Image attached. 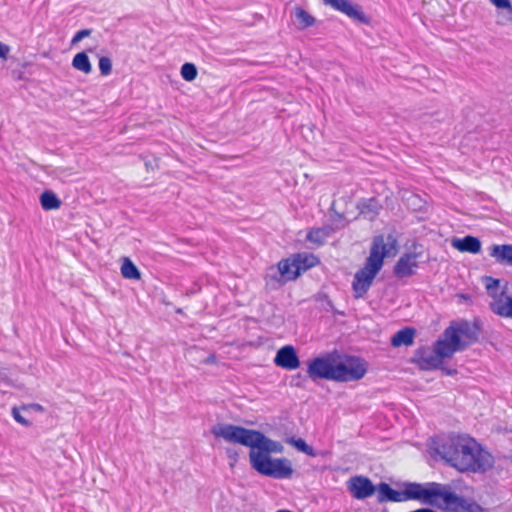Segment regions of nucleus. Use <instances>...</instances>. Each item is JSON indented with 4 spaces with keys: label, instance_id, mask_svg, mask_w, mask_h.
I'll return each instance as SVG.
<instances>
[{
    "label": "nucleus",
    "instance_id": "obj_1",
    "mask_svg": "<svg viewBox=\"0 0 512 512\" xmlns=\"http://www.w3.org/2000/svg\"><path fill=\"white\" fill-rule=\"evenodd\" d=\"M211 433L227 442L250 447L251 467L259 474L274 479H288L293 474L291 461L286 458H272L271 453H281L283 446L266 437L263 433L232 424H217Z\"/></svg>",
    "mask_w": 512,
    "mask_h": 512
},
{
    "label": "nucleus",
    "instance_id": "obj_2",
    "mask_svg": "<svg viewBox=\"0 0 512 512\" xmlns=\"http://www.w3.org/2000/svg\"><path fill=\"white\" fill-rule=\"evenodd\" d=\"M437 453L460 472L485 473L494 466V457L468 435H451L438 446Z\"/></svg>",
    "mask_w": 512,
    "mask_h": 512
},
{
    "label": "nucleus",
    "instance_id": "obj_3",
    "mask_svg": "<svg viewBox=\"0 0 512 512\" xmlns=\"http://www.w3.org/2000/svg\"><path fill=\"white\" fill-rule=\"evenodd\" d=\"M402 493L404 501L420 500L425 504L450 512H483L479 504L458 496L449 485L436 482L426 485L408 483Z\"/></svg>",
    "mask_w": 512,
    "mask_h": 512
},
{
    "label": "nucleus",
    "instance_id": "obj_4",
    "mask_svg": "<svg viewBox=\"0 0 512 512\" xmlns=\"http://www.w3.org/2000/svg\"><path fill=\"white\" fill-rule=\"evenodd\" d=\"M397 253V240L389 234L387 237L379 235L374 237L370 254L364 267L354 275L352 288L355 298H362L371 287L374 278L381 270L385 257L395 256Z\"/></svg>",
    "mask_w": 512,
    "mask_h": 512
},
{
    "label": "nucleus",
    "instance_id": "obj_5",
    "mask_svg": "<svg viewBox=\"0 0 512 512\" xmlns=\"http://www.w3.org/2000/svg\"><path fill=\"white\" fill-rule=\"evenodd\" d=\"M368 369L367 362L358 357H347L336 363V381L349 382L362 379Z\"/></svg>",
    "mask_w": 512,
    "mask_h": 512
},
{
    "label": "nucleus",
    "instance_id": "obj_6",
    "mask_svg": "<svg viewBox=\"0 0 512 512\" xmlns=\"http://www.w3.org/2000/svg\"><path fill=\"white\" fill-rule=\"evenodd\" d=\"M336 362L330 356L317 357L308 364L307 374L312 380L326 379L336 381Z\"/></svg>",
    "mask_w": 512,
    "mask_h": 512
},
{
    "label": "nucleus",
    "instance_id": "obj_7",
    "mask_svg": "<svg viewBox=\"0 0 512 512\" xmlns=\"http://www.w3.org/2000/svg\"><path fill=\"white\" fill-rule=\"evenodd\" d=\"M467 344L462 342L452 329H446L443 336L434 345L441 358L451 357L455 352L464 350Z\"/></svg>",
    "mask_w": 512,
    "mask_h": 512
},
{
    "label": "nucleus",
    "instance_id": "obj_8",
    "mask_svg": "<svg viewBox=\"0 0 512 512\" xmlns=\"http://www.w3.org/2000/svg\"><path fill=\"white\" fill-rule=\"evenodd\" d=\"M347 488L351 495L358 500L368 498L376 492V487L372 481L361 475L351 477L347 481Z\"/></svg>",
    "mask_w": 512,
    "mask_h": 512
},
{
    "label": "nucleus",
    "instance_id": "obj_9",
    "mask_svg": "<svg viewBox=\"0 0 512 512\" xmlns=\"http://www.w3.org/2000/svg\"><path fill=\"white\" fill-rule=\"evenodd\" d=\"M491 310L504 318L512 319V282L507 284L499 296L490 303Z\"/></svg>",
    "mask_w": 512,
    "mask_h": 512
},
{
    "label": "nucleus",
    "instance_id": "obj_10",
    "mask_svg": "<svg viewBox=\"0 0 512 512\" xmlns=\"http://www.w3.org/2000/svg\"><path fill=\"white\" fill-rule=\"evenodd\" d=\"M416 363L422 370H433L441 367L442 358L437 350L423 347L416 351Z\"/></svg>",
    "mask_w": 512,
    "mask_h": 512
},
{
    "label": "nucleus",
    "instance_id": "obj_11",
    "mask_svg": "<svg viewBox=\"0 0 512 512\" xmlns=\"http://www.w3.org/2000/svg\"><path fill=\"white\" fill-rule=\"evenodd\" d=\"M325 5H329L337 11L346 14L348 17L358 20L360 22H366V17L361 10V7L357 4L351 3L349 0H322Z\"/></svg>",
    "mask_w": 512,
    "mask_h": 512
},
{
    "label": "nucleus",
    "instance_id": "obj_12",
    "mask_svg": "<svg viewBox=\"0 0 512 512\" xmlns=\"http://www.w3.org/2000/svg\"><path fill=\"white\" fill-rule=\"evenodd\" d=\"M274 363L287 370H294L300 365L296 351L290 345L284 346L277 351Z\"/></svg>",
    "mask_w": 512,
    "mask_h": 512
},
{
    "label": "nucleus",
    "instance_id": "obj_13",
    "mask_svg": "<svg viewBox=\"0 0 512 512\" xmlns=\"http://www.w3.org/2000/svg\"><path fill=\"white\" fill-rule=\"evenodd\" d=\"M448 329H452L460 340H462L461 338L464 337L467 341L463 342L467 345L476 341L479 335L478 327L467 321L452 324L448 327Z\"/></svg>",
    "mask_w": 512,
    "mask_h": 512
},
{
    "label": "nucleus",
    "instance_id": "obj_14",
    "mask_svg": "<svg viewBox=\"0 0 512 512\" xmlns=\"http://www.w3.org/2000/svg\"><path fill=\"white\" fill-rule=\"evenodd\" d=\"M417 267L416 254L408 253L399 258L395 267L394 273L397 277H409L414 274V269Z\"/></svg>",
    "mask_w": 512,
    "mask_h": 512
},
{
    "label": "nucleus",
    "instance_id": "obj_15",
    "mask_svg": "<svg viewBox=\"0 0 512 512\" xmlns=\"http://www.w3.org/2000/svg\"><path fill=\"white\" fill-rule=\"evenodd\" d=\"M453 248L460 252H469L477 254L481 250V242L478 238L473 236H465L464 238H454L451 241Z\"/></svg>",
    "mask_w": 512,
    "mask_h": 512
},
{
    "label": "nucleus",
    "instance_id": "obj_16",
    "mask_svg": "<svg viewBox=\"0 0 512 512\" xmlns=\"http://www.w3.org/2000/svg\"><path fill=\"white\" fill-rule=\"evenodd\" d=\"M489 255L499 264L512 267V245H492L489 248Z\"/></svg>",
    "mask_w": 512,
    "mask_h": 512
},
{
    "label": "nucleus",
    "instance_id": "obj_17",
    "mask_svg": "<svg viewBox=\"0 0 512 512\" xmlns=\"http://www.w3.org/2000/svg\"><path fill=\"white\" fill-rule=\"evenodd\" d=\"M378 493L377 499L379 503L391 501V502H404L402 491L394 490L389 484L381 482L376 487Z\"/></svg>",
    "mask_w": 512,
    "mask_h": 512
},
{
    "label": "nucleus",
    "instance_id": "obj_18",
    "mask_svg": "<svg viewBox=\"0 0 512 512\" xmlns=\"http://www.w3.org/2000/svg\"><path fill=\"white\" fill-rule=\"evenodd\" d=\"M294 257L282 260L278 263V271L285 280H294L299 276V268Z\"/></svg>",
    "mask_w": 512,
    "mask_h": 512
},
{
    "label": "nucleus",
    "instance_id": "obj_19",
    "mask_svg": "<svg viewBox=\"0 0 512 512\" xmlns=\"http://www.w3.org/2000/svg\"><path fill=\"white\" fill-rule=\"evenodd\" d=\"M297 28L304 30L315 24L316 19L300 6H296L292 12Z\"/></svg>",
    "mask_w": 512,
    "mask_h": 512
},
{
    "label": "nucleus",
    "instance_id": "obj_20",
    "mask_svg": "<svg viewBox=\"0 0 512 512\" xmlns=\"http://www.w3.org/2000/svg\"><path fill=\"white\" fill-rule=\"evenodd\" d=\"M415 331L412 328H403L396 332L391 338L393 347L410 346L414 341Z\"/></svg>",
    "mask_w": 512,
    "mask_h": 512
},
{
    "label": "nucleus",
    "instance_id": "obj_21",
    "mask_svg": "<svg viewBox=\"0 0 512 512\" xmlns=\"http://www.w3.org/2000/svg\"><path fill=\"white\" fill-rule=\"evenodd\" d=\"M40 204L46 211L56 210L61 206V200L54 192L46 190L40 195Z\"/></svg>",
    "mask_w": 512,
    "mask_h": 512
},
{
    "label": "nucleus",
    "instance_id": "obj_22",
    "mask_svg": "<svg viewBox=\"0 0 512 512\" xmlns=\"http://www.w3.org/2000/svg\"><path fill=\"white\" fill-rule=\"evenodd\" d=\"M293 257L297 264L296 268H299V275L318 263V259L313 254L299 253Z\"/></svg>",
    "mask_w": 512,
    "mask_h": 512
},
{
    "label": "nucleus",
    "instance_id": "obj_23",
    "mask_svg": "<svg viewBox=\"0 0 512 512\" xmlns=\"http://www.w3.org/2000/svg\"><path fill=\"white\" fill-rule=\"evenodd\" d=\"M120 270H121L122 276L125 279L140 280V278H141L140 271L128 257L122 258V265H121Z\"/></svg>",
    "mask_w": 512,
    "mask_h": 512
},
{
    "label": "nucleus",
    "instance_id": "obj_24",
    "mask_svg": "<svg viewBox=\"0 0 512 512\" xmlns=\"http://www.w3.org/2000/svg\"><path fill=\"white\" fill-rule=\"evenodd\" d=\"M72 66L74 69L81 71L84 74H89L92 71V65L85 52H79L74 56Z\"/></svg>",
    "mask_w": 512,
    "mask_h": 512
},
{
    "label": "nucleus",
    "instance_id": "obj_25",
    "mask_svg": "<svg viewBox=\"0 0 512 512\" xmlns=\"http://www.w3.org/2000/svg\"><path fill=\"white\" fill-rule=\"evenodd\" d=\"M360 214L369 220H373L378 214V203L375 199H369L358 204Z\"/></svg>",
    "mask_w": 512,
    "mask_h": 512
},
{
    "label": "nucleus",
    "instance_id": "obj_26",
    "mask_svg": "<svg viewBox=\"0 0 512 512\" xmlns=\"http://www.w3.org/2000/svg\"><path fill=\"white\" fill-rule=\"evenodd\" d=\"M286 442L292 446H294L298 451H301L309 456H316V453L313 447L309 446L303 439L298 438H289Z\"/></svg>",
    "mask_w": 512,
    "mask_h": 512
},
{
    "label": "nucleus",
    "instance_id": "obj_27",
    "mask_svg": "<svg viewBox=\"0 0 512 512\" xmlns=\"http://www.w3.org/2000/svg\"><path fill=\"white\" fill-rule=\"evenodd\" d=\"M181 76L186 81H193L197 77V68L193 63H185L181 67Z\"/></svg>",
    "mask_w": 512,
    "mask_h": 512
},
{
    "label": "nucleus",
    "instance_id": "obj_28",
    "mask_svg": "<svg viewBox=\"0 0 512 512\" xmlns=\"http://www.w3.org/2000/svg\"><path fill=\"white\" fill-rule=\"evenodd\" d=\"M494 6L499 9H506V19L512 23V5L509 0H489Z\"/></svg>",
    "mask_w": 512,
    "mask_h": 512
},
{
    "label": "nucleus",
    "instance_id": "obj_29",
    "mask_svg": "<svg viewBox=\"0 0 512 512\" xmlns=\"http://www.w3.org/2000/svg\"><path fill=\"white\" fill-rule=\"evenodd\" d=\"M99 69L101 75L107 76L112 71V61L109 57L103 56L99 59Z\"/></svg>",
    "mask_w": 512,
    "mask_h": 512
},
{
    "label": "nucleus",
    "instance_id": "obj_30",
    "mask_svg": "<svg viewBox=\"0 0 512 512\" xmlns=\"http://www.w3.org/2000/svg\"><path fill=\"white\" fill-rule=\"evenodd\" d=\"M11 412H12V416L15 419V421L18 422L19 424L26 426V427H29L31 425V422L28 421L27 419H25L21 415L20 409L18 407H13Z\"/></svg>",
    "mask_w": 512,
    "mask_h": 512
},
{
    "label": "nucleus",
    "instance_id": "obj_31",
    "mask_svg": "<svg viewBox=\"0 0 512 512\" xmlns=\"http://www.w3.org/2000/svg\"><path fill=\"white\" fill-rule=\"evenodd\" d=\"M326 236L323 229H315L308 233L307 238L312 242H320L321 238Z\"/></svg>",
    "mask_w": 512,
    "mask_h": 512
},
{
    "label": "nucleus",
    "instance_id": "obj_32",
    "mask_svg": "<svg viewBox=\"0 0 512 512\" xmlns=\"http://www.w3.org/2000/svg\"><path fill=\"white\" fill-rule=\"evenodd\" d=\"M90 34H91V30L90 29H83V30L78 31L73 36L71 44L74 45V44L80 42L82 39H84L85 37H88Z\"/></svg>",
    "mask_w": 512,
    "mask_h": 512
},
{
    "label": "nucleus",
    "instance_id": "obj_33",
    "mask_svg": "<svg viewBox=\"0 0 512 512\" xmlns=\"http://www.w3.org/2000/svg\"><path fill=\"white\" fill-rule=\"evenodd\" d=\"M22 410H29V409H32L34 411H37V412H43L44 411V408L42 405L40 404H37V403H31V404H26V405H23L21 407Z\"/></svg>",
    "mask_w": 512,
    "mask_h": 512
},
{
    "label": "nucleus",
    "instance_id": "obj_34",
    "mask_svg": "<svg viewBox=\"0 0 512 512\" xmlns=\"http://www.w3.org/2000/svg\"><path fill=\"white\" fill-rule=\"evenodd\" d=\"M499 285V280L493 279L491 277L486 278V289L488 291L497 288Z\"/></svg>",
    "mask_w": 512,
    "mask_h": 512
},
{
    "label": "nucleus",
    "instance_id": "obj_35",
    "mask_svg": "<svg viewBox=\"0 0 512 512\" xmlns=\"http://www.w3.org/2000/svg\"><path fill=\"white\" fill-rule=\"evenodd\" d=\"M9 52H10V47L8 45L0 42V59H7Z\"/></svg>",
    "mask_w": 512,
    "mask_h": 512
},
{
    "label": "nucleus",
    "instance_id": "obj_36",
    "mask_svg": "<svg viewBox=\"0 0 512 512\" xmlns=\"http://www.w3.org/2000/svg\"><path fill=\"white\" fill-rule=\"evenodd\" d=\"M227 455L229 458H231L234 462L237 461L238 453L234 449H227Z\"/></svg>",
    "mask_w": 512,
    "mask_h": 512
},
{
    "label": "nucleus",
    "instance_id": "obj_37",
    "mask_svg": "<svg viewBox=\"0 0 512 512\" xmlns=\"http://www.w3.org/2000/svg\"><path fill=\"white\" fill-rule=\"evenodd\" d=\"M442 369V371L447 374V375H452L454 374L456 371L455 370H451V369H446V368H443V367H440Z\"/></svg>",
    "mask_w": 512,
    "mask_h": 512
},
{
    "label": "nucleus",
    "instance_id": "obj_38",
    "mask_svg": "<svg viewBox=\"0 0 512 512\" xmlns=\"http://www.w3.org/2000/svg\"><path fill=\"white\" fill-rule=\"evenodd\" d=\"M215 360V357L213 355L209 356L206 360H205V363L207 364H210V363H213Z\"/></svg>",
    "mask_w": 512,
    "mask_h": 512
},
{
    "label": "nucleus",
    "instance_id": "obj_39",
    "mask_svg": "<svg viewBox=\"0 0 512 512\" xmlns=\"http://www.w3.org/2000/svg\"><path fill=\"white\" fill-rule=\"evenodd\" d=\"M410 199L413 201V205L416 206V202L419 200L417 196L412 195Z\"/></svg>",
    "mask_w": 512,
    "mask_h": 512
},
{
    "label": "nucleus",
    "instance_id": "obj_40",
    "mask_svg": "<svg viewBox=\"0 0 512 512\" xmlns=\"http://www.w3.org/2000/svg\"><path fill=\"white\" fill-rule=\"evenodd\" d=\"M509 459L512 461V451L509 454Z\"/></svg>",
    "mask_w": 512,
    "mask_h": 512
}]
</instances>
